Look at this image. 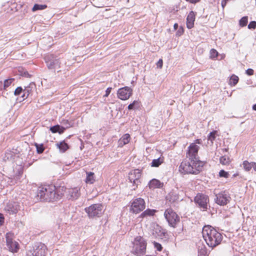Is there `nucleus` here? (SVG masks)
I'll list each match as a JSON object with an SVG mask.
<instances>
[{"label": "nucleus", "mask_w": 256, "mask_h": 256, "mask_svg": "<svg viewBox=\"0 0 256 256\" xmlns=\"http://www.w3.org/2000/svg\"><path fill=\"white\" fill-rule=\"evenodd\" d=\"M228 0H222V2H221V4H222V6L223 8H224V7L226 6V2H227L228 1Z\"/></svg>", "instance_id": "nucleus-51"}, {"label": "nucleus", "mask_w": 256, "mask_h": 256, "mask_svg": "<svg viewBox=\"0 0 256 256\" xmlns=\"http://www.w3.org/2000/svg\"><path fill=\"white\" fill-rule=\"evenodd\" d=\"M153 244H154V248L158 251L160 252V251L162 250V245L160 244H159L158 242H153Z\"/></svg>", "instance_id": "nucleus-38"}, {"label": "nucleus", "mask_w": 256, "mask_h": 256, "mask_svg": "<svg viewBox=\"0 0 256 256\" xmlns=\"http://www.w3.org/2000/svg\"><path fill=\"white\" fill-rule=\"evenodd\" d=\"M201 142H202V140L200 139H197L195 140L194 144H201Z\"/></svg>", "instance_id": "nucleus-52"}, {"label": "nucleus", "mask_w": 256, "mask_h": 256, "mask_svg": "<svg viewBox=\"0 0 256 256\" xmlns=\"http://www.w3.org/2000/svg\"><path fill=\"white\" fill-rule=\"evenodd\" d=\"M256 28V22L252 21L248 25V28L249 29L253 28L254 29Z\"/></svg>", "instance_id": "nucleus-42"}, {"label": "nucleus", "mask_w": 256, "mask_h": 256, "mask_svg": "<svg viewBox=\"0 0 256 256\" xmlns=\"http://www.w3.org/2000/svg\"><path fill=\"white\" fill-rule=\"evenodd\" d=\"M146 240L141 236H137L133 241L131 252L136 256H142L146 252Z\"/></svg>", "instance_id": "nucleus-4"}, {"label": "nucleus", "mask_w": 256, "mask_h": 256, "mask_svg": "<svg viewBox=\"0 0 256 256\" xmlns=\"http://www.w3.org/2000/svg\"><path fill=\"white\" fill-rule=\"evenodd\" d=\"M56 187L53 185L45 186H44L39 188L37 196L40 198L41 201L42 202H53L56 200Z\"/></svg>", "instance_id": "nucleus-3"}, {"label": "nucleus", "mask_w": 256, "mask_h": 256, "mask_svg": "<svg viewBox=\"0 0 256 256\" xmlns=\"http://www.w3.org/2000/svg\"><path fill=\"white\" fill-rule=\"evenodd\" d=\"M22 76L26 78H30V75L28 74V72H24L22 74Z\"/></svg>", "instance_id": "nucleus-50"}, {"label": "nucleus", "mask_w": 256, "mask_h": 256, "mask_svg": "<svg viewBox=\"0 0 256 256\" xmlns=\"http://www.w3.org/2000/svg\"><path fill=\"white\" fill-rule=\"evenodd\" d=\"M152 235L163 242H167L169 239V236L165 230H164L158 224L154 226Z\"/></svg>", "instance_id": "nucleus-8"}, {"label": "nucleus", "mask_w": 256, "mask_h": 256, "mask_svg": "<svg viewBox=\"0 0 256 256\" xmlns=\"http://www.w3.org/2000/svg\"><path fill=\"white\" fill-rule=\"evenodd\" d=\"M216 131L210 132L208 136V140L211 141L212 142L213 140H214L216 138Z\"/></svg>", "instance_id": "nucleus-36"}, {"label": "nucleus", "mask_w": 256, "mask_h": 256, "mask_svg": "<svg viewBox=\"0 0 256 256\" xmlns=\"http://www.w3.org/2000/svg\"><path fill=\"white\" fill-rule=\"evenodd\" d=\"M36 88V85L33 82H30L29 85L25 87V88L24 90V93L22 96V98H24L26 94H27V96L26 98H27L28 95L32 92L33 90H34Z\"/></svg>", "instance_id": "nucleus-22"}, {"label": "nucleus", "mask_w": 256, "mask_h": 256, "mask_svg": "<svg viewBox=\"0 0 256 256\" xmlns=\"http://www.w3.org/2000/svg\"><path fill=\"white\" fill-rule=\"evenodd\" d=\"M18 156L14 152L10 150L6 152L2 159L4 162L10 161L13 162L16 158H18Z\"/></svg>", "instance_id": "nucleus-17"}, {"label": "nucleus", "mask_w": 256, "mask_h": 256, "mask_svg": "<svg viewBox=\"0 0 256 256\" xmlns=\"http://www.w3.org/2000/svg\"><path fill=\"white\" fill-rule=\"evenodd\" d=\"M23 89L22 87H18L16 90H14V94L15 96H18L20 95L21 92H22Z\"/></svg>", "instance_id": "nucleus-40"}, {"label": "nucleus", "mask_w": 256, "mask_h": 256, "mask_svg": "<svg viewBox=\"0 0 256 256\" xmlns=\"http://www.w3.org/2000/svg\"><path fill=\"white\" fill-rule=\"evenodd\" d=\"M137 102L134 100L132 103V104H130L128 106V109L129 110H133L134 108V104L136 103Z\"/></svg>", "instance_id": "nucleus-46"}, {"label": "nucleus", "mask_w": 256, "mask_h": 256, "mask_svg": "<svg viewBox=\"0 0 256 256\" xmlns=\"http://www.w3.org/2000/svg\"><path fill=\"white\" fill-rule=\"evenodd\" d=\"M66 128L60 125H56L54 126H52L50 128V130L52 133L58 132L60 134H61L64 132Z\"/></svg>", "instance_id": "nucleus-23"}, {"label": "nucleus", "mask_w": 256, "mask_h": 256, "mask_svg": "<svg viewBox=\"0 0 256 256\" xmlns=\"http://www.w3.org/2000/svg\"><path fill=\"white\" fill-rule=\"evenodd\" d=\"M132 94V90L128 86L119 88L118 90V96L122 100H126L130 98Z\"/></svg>", "instance_id": "nucleus-14"}, {"label": "nucleus", "mask_w": 256, "mask_h": 256, "mask_svg": "<svg viewBox=\"0 0 256 256\" xmlns=\"http://www.w3.org/2000/svg\"><path fill=\"white\" fill-rule=\"evenodd\" d=\"M248 16L242 17L240 20V25L242 27L246 26L248 24Z\"/></svg>", "instance_id": "nucleus-34"}, {"label": "nucleus", "mask_w": 256, "mask_h": 256, "mask_svg": "<svg viewBox=\"0 0 256 256\" xmlns=\"http://www.w3.org/2000/svg\"><path fill=\"white\" fill-rule=\"evenodd\" d=\"M254 70L252 68H248L246 70V73L248 76H252L254 74Z\"/></svg>", "instance_id": "nucleus-49"}, {"label": "nucleus", "mask_w": 256, "mask_h": 256, "mask_svg": "<svg viewBox=\"0 0 256 256\" xmlns=\"http://www.w3.org/2000/svg\"><path fill=\"white\" fill-rule=\"evenodd\" d=\"M10 214H15L18 210V206L16 202H9L4 208Z\"/></svg>", "instance_id": "nucleus-16"}, {"label": "nucleus", "mask_w": 256, "mask_h": 256, "mask_svg": "<svg viewBox=\"0 0 256 256\" xmlns=\"http://www.w3.org/2000/svg\"><path fill=\"white\" fill-rule=\"evenodd\" d=\"M46 7L47 6L45 4H35L32 8V10L33 12H34L38 10H44Z\"/></svg>", "instance_id": "nucleus-31"}, {"label": "nucleus", "mask_w": 256, "mask_h": 256, "mask_svg": "<svg viewBox=\"0 0 256 256\" xmlns=\"http://www.w3.org/2000/svg\"><path fill=\"white\" fill-rule=\"evenodd\" d=\"M194 200L200 208L204 210L207 208L208 202V196L202 194H198L195 196Z\"/></svg>", "instance_id": "nucleus-15"}, {"label": "nucleus", "mask_w": 256, "mask_h": 256, "mask_svg": "<svg viewBox=\"0 0 256 256\" xmlns=\"http://www.w3.org/2000/svg\"><path fill=\"white\" fill-rule=\"evenodd\" d=\"M70 198L73 200L77 199L80 196L79 189L77 188L72 189L70 191Z\"/></svg>", "instance_id": "nucleus-26"}, {"label": "nucleus", "mask_w": 256, "mask_h": 256, "mask_svg": "<svg viewBox=\"0 0 256 256\" xmlns=\"http://www.w3.org/2000/svg\"><path fill=\"white\" fill-rule=\"evenodd\" d=\"M56 146L57 148H59L60 151L62 152H65L69 148L68 145V144L65 142L64 141H62L59 143H57Z\"/></svg>", "instance_id": "nucleus-25"}, {"label": "nucleus", "mask_w": 256, "mask_h": 256, "mask_svg": "<svg viewBox=\"0 0 256 256\" xmlns=\"http://www.w3.org/2000/svg\"><path fill=\"white\" fill-rule=\"evenodd\" d=\"M6 238V245L9 250L12 252H16L19 250L18 242L12 240L10 233H7Z\"/></svg>", "instance_id": "nucleus-13"}, {"label": "nucleus", "mask_w": 256, "mask_h": 256, "mask_svg": "<svg viewBox=\"0 0 256 256\" xmlns=\"http://www.w3.org/2000/svg\"><path fill=\"white\" fill-rule=\"evenodd\" d=\"M164 216L169 226L172 228H176L180 221V217L172 208L166 209L164 212Z\"/></svg>", "instance_id": "nucleus-7"}, {"label": "nucleus", "mask_w": 256, "mask_h": 256, "mask_svg": "<svg viewBox=\"0 0 256 256\" xmlns=\"http://www.w3.org/2000/svg\"><path fill=\"white\" fill-rule=\"evenodd\" d=\"M86 182L87 184H92L95 182L94 174L92 172H86Z\"/></svg>", "instance_id": "nucleus-24"}, {"label": "nucleus", "mask_w": 256, "mask_h": 256, "mask_svg": "<svg viewBox=\"0 0 256 256\" xmlns=\"http://www.w3.org/2000/svg\"><path fill=\"white\" fill-rule=\"evenodd\" d=\"M156 210L147 209L140 214V217L144 218L146 216H153Z\"/></svg>", "instance_id": "nucleus-28"}, {"label": "nucleus", "mask_w": 256, "mask_h": 256, "mask_svg": "<svg viewBox=\"0 0 256 256\" xmlns=\"http://www.w3.org/2000/svg\"><path fill=\"white\" fill-rule=\"evenodd\" d=\"M184 32V28H182V27H180L178 30V31L176 32V36H180L181 35H182L183 34Z\"/></svg>", "instance_id": "nucleus-43"}, {"label": "nucleus", "mask_w": 256, "mask_h": 256, "mask_svg": "<svg viewBox=\"0 0 256 256\" xmlns=\"http://www.w3.org/2000/svg\"><path fill=\"white\" fill-rule=\"evenodd\" d=\"M18 171L16 173V176H19L22 172L23 168L21 166H18Z\"/></svg>", "instance_id": "nucleus-41"}, {"label": "nucleus", "mask_w": 256, "mask_h": 256, "mask_svg": "<svg viewBox=\"0 0 256 256\" xmlns=\"http://www.w3.org/2000/svg\"><path fill=\"white\" fill-rule=\"evenodd\" d=\"M243 167L246 171H250L252 168L256 171V162H248V160H244L242 163Z\"/></svg>", "instance_id": "nucleus-20"}, {"label": "nucleus", "mask_w": 256, "mask_h": 256, "mask_svg": "<svg viewBox=\"0 0 256 256\" xmlns=\"http://www.w3.org/2000/svg\"><path fill=\"white\" fill-rule=\"evenodd\" d=\"M14 78H10L6 80L4 82V88L8 87L14 82Z\"/></svg>", "instance_id": "nucleus-35"}, {"label": "nucleus", "mask_w": 256, "mask_h": 256, "mask_svg": "<svg viewBox=\"0 0 256 256\" xmlns=\"http://www.w3.org/2000/svg\"><path fill=\"white\" fill-rule=\"evenodd\" d=\"M199 148V146L194 143L189 146L186 158L190 161H184L181 163L179 168L182 172L196 174L202 171L204 163L199 160L198 154Z\"/></svg>", "instance_id": "nucleus-1"}, {"label": "nucleus", "mask_w": 256, "mask_h": 256, "mask_svg": "<svg viewBox=\"0 0 256 256\" xmlns=\"http://www.w3.org/2000/svg\"><path fill=\"white\" fill-rule=\"evenodd\" d=\"M35 146L36 148V151L38 154H42L44 152V148L42 144H36Z\"/></svg>", "instance_id": "nucleus-33"}, {"label": "nucleus", "mask_w": 256, "mask_h": 256, "mask_svg": "<svg viewBox=\"0 0 256 256\" xmlns=\"http://www.w3.org/2000/svg\"><path fill=\"white\" fill-rule=\"evenodd\" d=\"M164 162L163 158H159L152 160L150 166L152 167H158Z\"/></svg>", "instance_id": "nucleus-27"}, {"label": "nucleus", "mask_w": 256, "mask_h": 256, "mask_svg": "<svg viewBox=\"0 0 256 256\" xmlns=\"http://www.w3.org/2000/svg\"><path fill=\"white\" fill-rule=\"evenodd\" d=\"M219 176L220 177H224L228 178V177L229 174L228 172H225L224 170H220L219 172Z\"/></svg>", "instance_id": "nucleus-39"}, {"label": "nucleus", "mask_w": 256, "mask_h": 256, "mask_svg": "<svg viewBox=\"0 0 256 256\" xmlns=\"http://www.w3.org/2000/svg\"><path fill=\"white\" fill-rule=\"evenodd\" d=\"M46 246L42 243H36L34 247L33 252L27 254L28 256H46Z\"/></svg>", "instance_id": "nucleus-10"}, {"label": "nucleus", "mask_w": 256, "mask_h": 256, "mask_svg": "<svg viewBox=\"0 0 256 256\" xmlns=\"http://www.w3.org/2000/svg\"><path fill=\"white\" fill-rule=\"evenodd\" d=\"M4 222V218L2 214L0 213V226H2Z\"/></svg>", "instance_id": "nucleus-47"}, {"label": "nucleus", "mask_w": 256, "mask_h": 256, "mask_svg": "<svg viewBox=\"0 0 256 256\" xmlns=\"http://www.w3.org/2000/svg\"><path fill=\"white\" fill-rule=\"evenodd\" d=\"M220 161L222 164L226 165L229 164L230 160L228 156H224L220 157Z\"/></svg>", "instance_id": "nucleus-30"}, {"label": "nucleus", "mask_w": 256, "mask_h": 256, "mask_svg": "<svg viewBox=\"0 0 256 256\" xmlns=\"http://www.w3.org/2000/svg\"><path fill=\"white\" fill-rule=\"evenodd\" d=\"M112 90V88L110 87V88H107V89L106 91V94L104 95V96L108 97V95L110 94V93Z\"/></svg>", "instance_id": "nucleus-48"}, {"label": "nucleus", "mask_w": 256, "mask_h": 256, "mask_svg": "<svg viewBox=\"0 0 256 256\" xmlns=\"http://www.w3.org/2000/svg\"><path fill=\"white\" fill-rule=\"evenodd\" d=\"M163 183L161 182L159 180L154 178L150 181L148 186L150 189H155L161 188L163 186Z\"/></svg>", "instance_id": "nucleus-19"}, {"label": "nucleus", "mask_w": 256, "mask_h": 256, "mask_svg": "<svg viewBox=\"0 0 256 256\" xmlns=\"http://www.w3.org/2000/svg\"><path fill=\"white\" fill-rule=\"evenodd\" d=\"M178 24L176 23L174 24V28L175 30H176L178 28Z\"/></svg>", "instance_id": "nucleus-53"}, {"label": "nucleus", "mask_w": 256, "mask_h": 256, "mask_svg": "<svg viewBox=\"0 0 256 256\" xmlns=\"http://www.w3.org/2000/svg\"><path fill=\"white\" fill-rule=\"evenodd\" d=\"M215 201L220 206L226 205L230 200L229 194L226 192H222L216 195Z\"/></svg>", "instance_id": "nucleus-12"}, {"label": "nucleus", "mask_w": 256, "mask_h": 256, "mask_svg": "<svg viewBox=\"0 0 256 256\" xmlns=\"http://www.w3.org/2000/svg\"><path fill=\"white\" fill-rule=\"evenodd\" d=\"M130 135L128 134H124L118 140V146L122 147L124 145L128 144L130 140Z\"/></svg>", "instance_id": "nucleus-21"}, {"label": "nucleus", "mask_w": 256, "mask_h": 256, "mask_svg": "<svg viewBox=\"0 0 256 256\" xmlns=\"http://www.w3.org/2000/svg\"><path fill=\"white\" fill-rule=\"evenodd\" d=\"M238 76H237L235 75H232L230 78V84H232L233 86H234L238 82Z\"/></svg>", "instance_id": "nucleus-32"}, {"label": "nucleus", "mask_w": 256, "mask_h": 256, "mask_svg": "<svg viewBox=\"0 0 256 256\" xmlns=\"http://www.w3.org/2000/svg\"><path fill=\"white\" fill-rule=\"evenodd\" d=\"M202 234L207 244L212 248L218 245L222 240L221 234L209 225L204 226Z\"/></svg>", "instance_id": "nucleus-2"}, {"label": "nucleus", "mask_w": 256, "mask_h": 256, "mask_svg": "<svg viewBox=\"0 0 256 256\" xmlns=\"http://www.w3.org/2000/svg\"><path fill=\"white\" fill-rule=\"evenodd\" d=\"M194 20L195 14L193 11H191L186 18V26L188 29H190L194 27Z\"/></svg>", "instance_id": "nucleus-18"}, {"label": "nucleus", "mask_w": 256, "mask_h": 256, "mask_svg": "<svg viewBox=\"0 0 256 256\" xmlns=\"http://www.w3.org/2000/svg\"><path fill=\"white\" fill-rule=\"evenodd\" d=\"M142 171L138 169L131 170L128 176V182L132 184L130 186L132 190H135L141 183L140 178Z\"/></svg>", "instance_id": "nucleus-6"}, {"label": "nucleus", "mask_w": 256, "mask_h": 256, "mask_svg": "<svg viewBox=\"0 0 256 256\" xmlns=\"http://www.w3.org/2000/svg\"><path fill=\"white\" fill-rule=\"evenodd\" d=\"M56 195H58V196H56V200H58L60 198L64 195V188L63 187L61 188H56Z\"/></svg>", "instance_id": "nucleus-29"}, {"label": "nucleus", "mask_w": 256, "mask_h": 256, "mask_svg": "<svg viewBox=\"0 0 256 256\" xmlns=\"http://www.w3.org/2000/svg\"><path fill=\"white\" fill-rule=\"evenodd\" d=\"M85 212L90 218H94L96 217L101 216L104 212V206L101 204H96L86 208Z\"/></svg>", "instance_id": "nucleus-5"}, {"label": "nucleus", "mask_w": 256, "mask_h": 256, "mask_svg": "<svg viewBox=\"0 0 256 256\" xmlns=\"http://www.w3.org/2000/svg\"><path fill=\"white\" fill-rule=\"evenodd\" d=\"M162 64H163L162 60V59H160L156 63L157 67L161 68L162 67Z\"/></svg>", "instance_id": "nucleus-45"}, {"label": "nucleus", "mask_w": 256, "mask_h": 256, "mask_svg": "<svg viewBox=\"0 0 256 256\" xmlns=\"http://www.w3.org/2000/svg\"><path fill=\"white\" fill-rule=\"evenodd\" d=\"M44 60L47 66L50 70H56L60 68V62L58 59L53 54H48L44 57Z\"/></svg>", "instance_id": "nucleus-9"}, {"label": "nucleus", "mask_w": 256, "mask_h": 256, "mask_svg": "<svg viewBox=\"0 0 256 256\" xmlns=\"http://www.w3.org/2000/svg\"><path fill=\"white\" fill-rule=\"evenodd\" d=\"M206 252L204 248H201L198 250V256H204Z\"/></svg>", "instance_id": "nucleus-44"}, {"label": "nucleus", "mask_w": 256, "mask_h": 256, "mask_svg": "<svg viewBox=\"0 0 256 256\" xmlns=\"http://www.w3.org/2000/svg\"><path fill=\"white\" fill-rule=\"evenodd\" d=\"M145 208V202L142 198L135 199L131 204L130 210L136 214L139 213Z\"/></svg>", "instance_id": "nucleus-11"}, {"label": "nucleus", "mask_w": 256, "mask_h": 256, "mask_svg": "<svg viewBox=\"0 0 256 256\" xmlns=\"http://www.w3.org/2000/svg\"><path fill=\"white\" fill-rule=\"evenodd\" d=\"M252 109L254 110H256V104L252 106Z\"/></svg>", "instance_id": "nucleus-54"}, {"label": "nucleus", "mask_w": 256, "mask_h": 256, "mask_svg": "<svg viewBox=\"0 0 256 256\" xmlns=\"http://www.w3.org/2000/svg\"><path fill=\"white\" fill-rule=\"evenodd\" d=\"M218 56V52L214 49L212 48L210 50V57L212 58H215Z\"/></svg>", "instance_id": "nucleus-37"}]
</instances>
